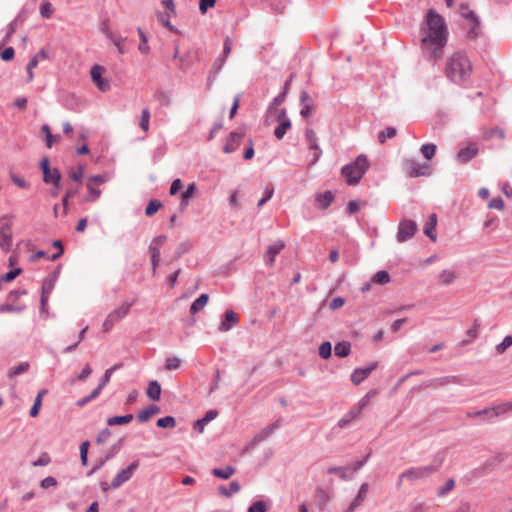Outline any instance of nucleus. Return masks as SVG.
<instances>
[{
    "label": "nucleus",
    "instance_id": "obj_1",
    "mask_svg": "<svg viewBox=\"0 0 512 512\" xmlns=\"http://www.w3.org/2000/svg\"><path fill=\"white\" fill-rule=\"evenodd\" d=\"M422 34L421 49L423 54L433 59L441 58L448 37L447 27L442 16L430 10Z\"/></svg>",
    "mask_w": 512,
    "mask_h": 512
},
{
    "label": "nucleus",
    "instance_id": "obj_2",
    "mask_svg": "<svg viewBox=\"0 0 512 512\" xmlns=\"http://www.w3.org/2000/svg\"><path fill=\"white\" fill-rule=\"evenodd\" d=\"M445 73L452 82L464 83L472 74L471 61L464 52L457 51L447 59Z\"/></svg>",
    "mask_w": 512,
    "mask_h": 512
},
{
    "label": "nucleus",
    "instance_id": "obj_3",
    "mask_svg": "<svg viewBox=\"0 0 512 512\" xmlns=\"http://www.w3.org/2000/svg\"><path fill=\"white\" fill-rule=\"evenodd\" d=\"M368 168V158L364 154H361L353 162L343 166L341 174L345 178L347 184L355 185L359 183Z\"/></svg>",
    "mask_w": 512,
    "mask_h": 512
},
{
    "label": "nucleus",
    "instance_id": "obj_4",
    "mask_svg": "<svg viewBox=\"0 0 512 512\" xmlns=\"http://www.w3.org/2000/svg\"><path fill=\"white\" fill-rule=\"evenodd\" d=\"M442 465V459L436 460L434 464L426 466L411 467L400 475V480L407 478L410 481H417L428 478Z\"/></svg>",
    "mask_w": 512,
    "mask_h": 512
},
{
    "label": "nucleus",
    "instance_id": "obj_5",
    "mask_svg": "<svg viewBox=\"0 0 512 512\" xmlns=\"http://www.w3.org/2000/svg\"><path fill=\"white\" fill-rule=\"evenodd\" d=\"M134 304V301L131 302H123L119 307L112 310L106 317V319L103 322L102 328L104 332H109L113 329L115 324L120 322L122 319H124L132 305Z\"/></svg>",
    "mask_w": 512,
    "mask_h": 512
},
{
    "label": "nucleus",
    "instance_id": "obj_6",
    "mask_svg": "<svg viewBox=\"0 0 512 512\" xmlns=\"http://www.w3.org/2000/svg\"><path fill=\"white\" fill-rule=\"evenodd\" d=\"M417 230L418 226L415 221L404 219L398 225L396 239L399 243L406 242L415 235Z\"/></svg>",
    "mask_w": 512,
    "mask_h": 512
},
{
    "label": "nucleus",
    "instance_id": "obj_7",
    "mask_svg": "<svg viewBox=\"0 0 512 512\" xmlns=\"http://www.w3.org/2000/svg\"><path fill=\"white\" fill-rule=\"evenodd\" d=\"M40 167L43 172V181L46 184H52L56 188H60L61 174L57 168H50L48 158L42 159Z\"/></svg>",
    "mask_w": 512,
    "mask_h": 512
},
{
    "label": "nucleus",
    "instance_id": "obj_8",
    "mask_svg": "<svg viewBox=\"0 0 512 512\" xmlns=\"http://www.w3.org/2000/svg\"><path fill=\"white\" fill-rule=\"evenodd\" d=\"M138 466L139 461L135 460L127 468L122 469L120 472H118L111 482V487L113 489H117L125 482L129 481L132 478Z\"/></svg>",
    "mask_w": 512,
    "mask_h": 512
},
{
    "label": "nucleus",
    "instance_id": "obj_9",
    "mask_svg": "<svg viewBox=\"0 0 512 512\" xmlns=\"http://www.w3.org/2000/svg\"><path fill=\"white\" fill-rule=\"evenodd\" d=\"M103 67L95 64L91 67L90 75L93 82L96 84L98 89L102 92H106L110 89V83L107 79L102 77Z\"/></svg>",
    "mask_w": 512,
    "mask_h": 512
},
{
    "label": "nucleus",
    "instance_id": "obj_10",
    "mask_svg": "<svg viewBox=\"0 0 512 512\" xmlns=\"http://www.w3.org/2000/svg\"><path fill=\"white\" fill-rule=\"evenodd\" d=\"M278 126L274 130V135L277 139H282L287 130L291 127V121L287 116L286 110L281 109L277 116Z\"/></svg>",
    "mask_w": 512,
    "mask_h": 512
},
{
    "label": "nucleus",
    "instance_id": "obj_11",
    "mask_svg": "<svg viewBox=\"0 0 512 512\" xmlns=\"http://www.w3.org/2000/svg\"><path fill=\"white\" fill-rule=\"evenodd\" d=\"M285 243L282 240H277L269 245L265 254L264 262L267 266H273L276 256L284 249Z\"/></svg>",
    "mask_w": 512,
    "mask_h": 512
},
{
    "label": "nucleus",
    "instance_id": "obj_12",
    "mask_svg": "<svg viewBox=\"0 0 512 512\" xmlns=\"http://www.w3.org/2000/svg\"><path fill=\"white\" fill-rule=\"evenodd\" d=\"M408 174L411 177H420L430 175V166L428 164H421L415 160H408L406 163Z\"/></svg>",
    "mask_w": 512,
    "mask_h": 512
},
{
    "label": "nucleus",
    "instance_id": "obj_13",
    "mask_svg": "<svg viewBox=\"0 0 512 512\" xmlns=\"http://www.w3.org/2000/svg\"><path fill=\"white\" fill-rule=\"evenodd\" d=\"M378 363L372 362L368 366L363 368H356L351 374V381L355 385H359L362 383L370 373L377 368Z\"/></svg>",
    "mask_w": 512,
    "mask_h": 512
},
{
    "label": "nucleus",
    "instance_id": "obj_14",
    "mask_svg": "<svg viewBox=\"0 0 512 512\" xmlns=\"http://www.w3.org/2000/svg\"><path fill=\"white\" fill-rule=\"evenodd\" d=\"M243 138L244 132H231L227 137L226 144L223 147V152L229 154L236 151Z\"/></svg>",
    "mask_w": 512,
    "mask_h": 512
},
{
    "label": "nucleus",
    "instance_id": "obj_15",
    "mask_svg": "<svg viewBox=\"0 0 512 512\" xmlns=\"http://www.w3.org/2000/svg\"><path fill=\"white\" fill-rule=\"evenodd\" d=\"M238 322H239L238 315L232 310H227V311H225V313L223 315V319H222L218 329L221 332H228L235 325H237Z\"/></svg>",
    "mask_w": 512,
    "mask_h": 512
},
{
    "label": "nucleus",
    "instance_id": "obj_16",
    "mask_svg": "<svg viewBox=\"0 0 512 512\" xmlns=\"http://www.w3.org/2000/svg\"><path fill=\"white\" fill-rule=\"evenodd\" d=\"M300 105V115L305 118L311 116L314 110V103L308 92L305 90L301 91L300 93Z\"/></svg>",
    "mask_w": 512,
    "mask_h": 512
},
{
    "label": "nucleus",
    "instance_id": "obj_17",
    "mask_svg": "<svg viewBox=\"0 0 512 512\" xmlns=\"http://www.w3.org/2000/svg\"><path fill=\"white\" fill-rule=\"evenodd\" d=\"M368 490H369L368 483H363L360 486V489H359L356 497L353 499V501L351 502V504L349 505V507L347 508V510L345 512H354L359 506H361L362 503L364 502V500L366 499Z\"/></svg>",
    "mask_w": 512,
    "mask_h": 512
},
{
    "label": "nucleus",
    "instance_id": "obj_18",
    "mask_svg": "<svg viewBox=\"0 0 512 512\" xmlns=\"http://www.w3.org/2000/svg\"><path fill=\"white\" fill-rule=\"evenodd\" d=\"M512 411V402H505L488 408L489 422Z\"/></svg>",
    "mask_w": 512,
    "mask_h": 512
},
{
    "label": "nucleus",
    "instance_id": "obj_19",
    "mask_svg": "<svg viewBox=\"0 0 512 512\" xmlns=\"http://www.w3.org/2000/svg\"><path fill=\"white\" fill-rule=\"evenodd\" d=\"M478 153V148L476 145L472 144L465 148H462L457 153V159L462 163L469 162L472 158H474Z\"/></svg>",
    "mask_w": 512,
    "mask_h": 512
},
{
    "label": "nucleus",
    "instance_id": "obj_20",
    "mask_svg": "<svg viewBox=\"0 0 512 512\" xmlns=\"http://www.w3.org/2000/svg\"><path fill=\"white\" fill-rule=\"evenodd\" d=\"M333 199H334V196H333L332 192L325 191L323 193H319L316 195L315 203L319 209L325 210L331 205Z\"/></svg>",
    "mask_w": 512,
    "mask_h": 512
},
{
    "label": "nucleus",
    "instance_id": "obj_21",
    "mask_svg": "<svg viewBox=\"0 0 512 512\" xmlns=\"http://www.w3.org/2000/svg\"><path fill=\"white\" fill-rule=\"evenodd\" d=\"M278 427H279L278 422H274V423L268 425L267 427L262 429L260 432H258L254 436L252 443L259 444V443L265 441Z\"/></svg>",
    "mask_w": 512,
    "mask_h": 512
},
{
    "label": "nucleus",
    "instance_id": "obj_22",
    "mask_svg": "<svg viewBox=\"0 0 512 512\" xmlns=\"http://www.w3.org/2000/svg\"><path fill=\"white\" fill-rule=\"evenodd\" d=\"M436 225H437V216H436V214H431L429 217V221L426 223V225L424 227V233L432 241H436V238H437V235L435 233Z\"/></svg>",
    "mask_w": 512,
    "mask_h": 512
},
{
    "label": "nucleus",
    "instance_id": "obj_23",
    "mask_svg": "<svg viewBox=\"0 0 512 512\" xmlns=\"http://www.w3.org/2000/svg\"><path fill=\"white\" fill-rule=\"evenodd\" d=\"M465 17L471 24V27L468 30L469 38H476L478 36L479 22L475 13L470 11L467 14H465Z\"/></svg>",
    "mask_w": 512,
    "mask_h": 512
},
{
    "label": "nucleus",
    "instance_id": "obj_24",
    "mask_svg": "<svg viewBox=\"0 0 512 512\" xmlns=\"http://www.w3.org/2000/svg\"><path fill=\"white\" fill-rule=\"evenodd\" d=\"M167 240V237L165 235H160L152 239L150 245H149V253L150 255H160L161 254V247Z\"/></svg>",
    "mask_w": 512,
    "mask_h": 512
},
{
    "label": "nucleus",
    "instance_id": "obj_25",
    "mask_svg": "<svg viewBox=\"0 0 512 512\" xmlns=\"http://www.w3.org/2000/svg\"><path fill=\"white\" fill-rule=\"evenodd\" d=\"M209 296L205 293L201 294L198 298H196L191 306H190V313L196 314L199 311H201L208 303Z\"/></svg>",
    "mask_w": 512,
    "mask_h": 512
},
{
    "label": "nucleus",
    "instance_id": "obj_26",
    "mask_svg": "<svg viewBox=\"0 0 512 512\" xmlns=\"http://www.w3.org/2000/svg\"><path fill=\"white\" fill-rule=\"evenodd\" d=\"M359 416V409H350L338 422L337 427L346 428L354 419Z\"/></svg>",
    "mask_w": 512,
    "mask_h": 512
},
{
    "label": "nucleus",
    "instance_id": "obj_27",
    "mask_svg": "<svg viewBox=\"0 0 512 512\" xmlns=\"http://www.w3.org/2000/svg\"><path fill=\"white\" fill-rule=\"evenodd\" d=\"M160 412V408L156 405H149L147 408L140 411L137 415V418L140 422L148 421L153 415Z\"/></svg>",
    "mask_w": 512,
    "mask_h": 512
},
{
    "label": "nucleus",
    "instance_id": "obj_28",
    "mask_svg": "<svg viewBox=\"0 0 512 512\" xmlns=\"http://www.w3.org/2000/svg\"><path fill=\"white\" fill-rule=\"evenodd\" d=\"M146 394L150 399H152L154 401H157L160 399L161 386L158 383V381L152 380L149 382L148 388L146 390Z\"/></svg>",
    "mask_w": 512,
    "mask_h": 512
},
{
    "label": "nucleus",
    "instance_id": "obj_29",
    "mask_svg": "<svg viewBox=\"0 0 512 512\" xmlns=\"http://www.w3.org/2000/svg\"><path fill=\"white\" fill-rule=\"evenodd\" d=\"M196 190H197V186L195 183H191L188 185L186 190L181 194V203H180L181 209H184L188 205L189 200L194 196Z\"/></svg>",
    "mask_w": 512,
    "mask_h": 512
},
{
    "label": "nucleus",
    "instance_id": "obj_30",
    "mask_svg": "<svg viewBox=\"0 0 512 512\" xmlns=\"http://www.w3.org/2000/svg\"><path fill=\"white\" fill-rule=\"evenodd\" d=\"M241 489V486L239 482L232 481L229 484V488H226L225 486L221 485L218 487V492L220 495L225 497H231L233 494L238 493Z\"/></svg>",
    "mask_w": 512,
    "mask_h": 512
},
{
    "label": "nucleus",
    "instance_id": "obj_31",
    "mask_svg": "<svg viewBox=\"0 0 512 512\" xmlns=\"http://www.w3.org/2000/svg\"><path fill=\"white\" fill-rule=\"evenodd\" d=\"M235 469L232 466H225L223 468H214L211 471V474L220 479H229L232 475H234Z\"/></svg>",
    "mask_w": 512,
    "mask_h": 512
},
{
    "label": "nucleus",
    "instance_id": "obj_32",
    "mask_svg": "<svg viewBox=\"0 0 512 512\" xmlns=\"http://www.w3.org/2000/svg\"><path fill=\"white\" fill-rule=\"evenodd\" d=\"M327 472L329 474H337L345 481H349L353 478V473H349V467H330Z\"/></svg>",
    "mask_w": 512,
    "mask_h": 512
},
{
    "label": "nucleus",
    "instance_id": "obj_33",
    "mask_svg": "<svg viewBox=\"0 0 512 512\" xmlns=\"http://www.w3.org/2000/svg\"><path fill=\"white\" fill-rule=\"evenodd\" d=\"M133 420L132 414H126L121 416H113L108 418L107 424L109 426H115V425H125L130 423Z\"/></svg>",
    "mask_w": 512,
    "mask_h": 512
},
{
    "label": "nucleus",
    "instance_id": "obj_34",
    "mask_svg": "<svg viewBox=\"0 0 512 512\" xmlns=\"http://www.w3.org/2000/svg\"><path fill=\"white\" fill-rule=\"evenodd\" d=\"M351 351V344L347 341L339 342L334 347L335 355L338 357H347Z\"/></svg>",
    "mask_w": 512,
    "mask_h": 512
},
{
    "label": "nucleus",
    "instance_id": "obj_35",
    "mask_svg": "<svg viewBox=\"0 0 512 512\" xmlns=\"http://www.w3.org/2000/svg\"><path fill=\"white\" fill-rule=\"evenodd\" d=\"M171 14L169 12H158L157 20L164 27L168 28L171 32H176V28L170 22Z\"/></svg>",
    "mask_w": 512,
    "mask_h": 512
},
{
    "label": "nucleus",
    "instance_id": "obj_36",
    "mask_svg": "<svg viewBox=\"0 0 512 512\" xmlns=\"http://www.w3.org/2000/svg\"><path fill=\"white\" fill-rule=\"evenodd\" d=\"M155 98L159 101V103L162 106H169V105H171V102H172L171 94H170V92H168L166 90L158 89L155 92Z\"/></svg>",
    "mask_w": 512,
    "mask_h": 512
},
{
    "label": "nucleus",
    "instance_id": "obj_37",
    "mask_svg": "<svg viewBox=\"0 0 512 512\" xmlns=\"http://www.w3.org/2000/svg\"><path fill=\"white\" fill-rule=\"evenodd\" d=\"M46 392H47L46 390H41L35 397L34 404L31 407L30 412H29L31 417H36L39 414V410L42 405V398L46 394Z\"/></svg>",
    "mask_w": 512,
    "mask_h": 512
},
{
    "label": "nucleus",
    "instance_id": "obj_38",
    "mask_svg": "<svg viewBox=\"0 0 512 512\" xmlns=\"http://www.w3.org/2000/svg\"><path fill=\"white\" fill-rule=\"evenodd\" d=\"M12 245V235L9 231L0 232V248L3 251H9Z\"/></svg>",
    "mask_w": 512,
    "mask_h": 512
},
{
    "label": "nucleus",
    "instance_id": "obj_39",
    "mask_svg": "<svg viewBox=\"0 0 512 512\" xmlns=\"http://www.w3.org/2000/svg\"><path fill=\"white\" fill-rule=\"evenodd\" d=\"M137 32L140 38L138 49L142 54H147L149 52L148 38L141 28H137Z\"/></svg>",
    "mask_w": 512,
    "mask_h": 512
},
{
    "label": "nucleus",
    "instance_id": "obj_40",
    "mask_svg": "<svg viewBox=\"0 0 512 512\" xmlns=\"http://www.w3.org/2000/svg\"><path fill=\"white\" fill-rule=\"evenodd\" d=\"M396 136V129L394 127H386L378 134V140L380 143H385L387 139H391Z\"/></svg>",
    "mask_w": 512,
    "mask_h": 512
},
{
    "label": "nucleus",
    "instance_id": "obj_41",
    "mask_svg": "<svg viewBox=\"0 0 512 512\" xmlns=\"http://www.w3.org/2000/svg\"><path fill=\"white\" fill-rule=\"evenodd\" d=\"M28 369H29V363L22 362L19 365H17L16 367H13L12 369L9 370L8 377L9 378L16 377L20 374L27 372Z\"/></svg>",
    "mask_w": 512,
    "mask_h": 512
},
{
    "label": "nucleus",
    "instance_id": "obj_42",
    "mask_svg": "<svg viewBox=\"0 0 512 512\" xmlns=\"http://www.w3.org/2000/svg\"><path fill=\"white\" fill-rule=\"evenodd\" d=\"M421 153L425 159L431 160L435 156L436 145L432 143L422 145Z\"/></svg>",
    "mask_w": 512,
    "mask_h": 512
},
{
    "label": "nucleus",
    "instance_id": "obj_43",
    "mask_svg": "<svg viewBox=\"0 0 512 512\" xmlns=\"http://www.w3.org/2000/svg\"><path fill=\"white\" fill-rule=\"evenodd\" d=\"M149 123H150V111L148 108H144L141 112L139 126L144 132H147L149 130Z\"/></svg>",
    "mask_w": 512,
    "mask_h": 512
},
{
    "label": "nucleus",
    "instance_id": "obj_44",
    "mask_svg": "<svg viewBox=\"0 0 512 512\" xmlns=\"http://www.w3.org/2000/svg\"><path fill=\"white\" fill-rule=\"evenodd\" d=\"M181 365V359L177 356L167 357L165 360L164 368L166 370H176Z\"/></svg>",
    "mask_w": 512,
    "mask_h": 512
},
{
    "label": "nucleus",
    "instance_id": "obj_45",
    "mask_svg": "<svg viewBox=\"0 0 512 512\" xmlns=\"http://www.w3.org/2000/svg\"><path fill=\"white\" fill-rule=\"evenodd\" d=\"M86 188L89 192V195L86 197L87 202H95L101 196V190L94 188L91 183L86 184Z\"/></svg>",
    "mask_w": 512,
    "mask_h": 512
},
{
    "label": "nucleus",
    "instance_id": "obj_46",
    "mask_svg": "<svg viewBox=\"0 0 512 512\" xmlns=\"http://www.w3.org/2000/svg\"><path fill=\"white\" fill-rule=\"evenodd\" d=\"M456 273L452 270H443L440 274V281L445 284L449 285L456 279Z\"/></svg>",
    "mask_w": 512,
    "mask_h": 512
},
{
    "label": "nucleus",
    "instance_id": "obj_47",
    "mask_svg": "<svg viewBox=\"0 0 512 512\" xmlns=\"http://www.w3.org/2000/svg\"><path fill=\"white\" fill-rule=\"evenodd\" d=\"M373 282L384 285L390 281V276L387 271L380 270L376 272L372 278Z\"/></svg>",
    "mask_w": 512,
    "mask_h": 512
},
{
    "label": "nucleus",
    "instance_id": "obj_48",
    "mask_svg": "<svg viewBox=\"0 0 512 512\" xmlns=\"http://www.w3.org/2000/svg\"><path fill=\"white\" fill-rule=\"evenodd\" d=\"M38 65V55L33 56L26 67L27 70V82H31L34 78L33 69L36 68Z\"/></svg>",
    "mask_w": 512,
    "mask_h": 512
},
{
    "label": "nucleus",
    "instance_id": "obj_49",
    "mask_svg": "<svg viewBox=\"0 0 512 512\" xmlns=\"http://www.w3.org/2000/svg\"><path fill=\"white\" fill-rule=\"evenodd\" d=\"M157 426L160 428H174L176 426V420L172 416H165L158 419Z\"/></svg>",
    "mask_w": 512,
    "mask_h": 512
},
{
    "label": "nucleus",
    "instance_id": "obj_50",
    "mask_svg": "<svg viewBox=\"0 0 512 512\" xmlns=\"http://www.w3.org/2000/svg\"><path fill=\"white\" fill-rule=\"evenodd\" d=\"M305 140L309 144V148H317V136L313 129H306L305 131Z\"/></svg>",
    "mask_w": 512,
    "mask_h": 512
},
{
    "label": "nucleus",
    "instance_id": "obj_51",
    "mask_svg": "<svg viewBox=\"0 0 512 512\" xmlns=\"http://www.w3.org/2000/svg\"><path fill=\"white\" fill-rule=\"evenodd\" d=\"M511 346H512V336L507 335L504 337L502 342L496 346L495 349L498 354H503Z\"/></svg>",
    "mask_w": 512,
    "mask_h": 512
},
{
    "label": "nucleus",
    "instance_id": "obj_52",
    "mask_svg": "<svg viewBox=\"0 0 512 512\" xmlns=\"http://www.w3.org/2000/svg\"><path fill=\"white\" fill-rule=\"evenodd\" d=\"M101 393V390L99 388H95L88 396L81 398L78 400L77 405L79 407H83L86 404H88L90 401L95 399L99 394Z\"/></svg>",
    "mask_w": 512,
    "mask_h": 512
},
{
    "label": "nucleus",
    "instance_id": "obj_53",
    "mask_svg": "<svg viewBox=\"0 0 512 512\" xmlns=\"http://www.w3.org/2000/svg\"><path fill=\"white\" fill-rule=\"evenodd\" d=\"M332 353V345L330 342L326 341L323 342L319 347V355L323 359H328L331 356Z\"/></svg>",
    "mask_w": 512,
    "mask_h": 512
},
{
    "label": "nucleus",
    "instance_id": "obj_54",
    "mask_svg": "<svg viewBox=\"0 0 512 512\" xmlns=\"http://www.w3.org/2000/svg\"><path fill=\"white\" fill-rule=\"evenodd\" d=\"M55 287L54 278H45L42 283V294L49 295Z\"/></svg>",
    "mask_w": 512,
    "mask_h": 512
},
{
    "label": "nucleus",
    "instance_id": "obj_55",
    "mask_svg": "<svg viewBox=\"0 0 512 512\" xmlns=\"http://www.w3.org/2000/svg\"><path fill=\"white\" fill-rule=\"evenodd\" d=\"M286 99V92H281L276 97L273 98L272 102L268 106V112H272L276 106L281 105Z\"/></svg>",
    "mask_w": 512,
    "mask_h": 512
},
{
    "label": "nucleus",
    "instance_id": "obj_56",
    "mask_svg": "<svg viewBox=\"0 0 512 512\" xmlns=\"http://www.w3.org/2000/svg\"><path fill=\"white\" fill-rule=\"evenodd\" d=\"M40 14L43 18L49 19L53 14V7L50 2H44L40 6Z\"/></svg>",
    "mask_w": 512,
    "mask_h": 512
},
{
    "label": "nucleus",
    "instance_id": "obj_57",
    "mask_svg": "<svg viewBox=\"0 0 512 512\" xmlns=\"http://www.w3.org/2000/svg\"><path fill=\"white\" fill-rule=\"evenodd\" d=\"M10 178L12 182L17 185L19 188L27 189L29 188V183L22 177L16 175L13 172H10Z\"/></svg>",
    "mask_w": 512,
    "mask_h": 512
},
{
    "label": "nucleus",
    "instance_id": "obj_58",
    "mask_svg": "<svg viewBox=\"0 0 512 512\" xmlns=\"http://www.w3.org/2000/svg\"><path fill=\"white\" fill-rule=\"evenodd\" d=\"M160 207H161V203L159 201L150 200V202L148 203V205L145 209V214L147 216H152L159 210Z\"/></svg>",
    "mask_w": 512,
    "mask_h": 512
},
{
    "label": "nucleus",
    "instance_id": "obj_59",
    "mask_svg": "<svg viewBox=\"0 0 512 512\" xmlns=\"http://www.w3.org/2000/svg\"><path fill=\"white\" fill-rule=\"evenodd\" d=\"M273 194H274V188H273V187H269V186H267V187L265 188V190H264V195H263V197L258 201L257 206H258V207L263 206L266 202H268V201L272 198Z\"/></svg>",
    "mask_w": 512,
    "mask_h": 512
},
{
    "label": "nucleus",
    "instance_id": "obj_60",
    "mask_svg": "<svg viewBox=\"0 0 512 512\" xmlns=\"http://www.w3.org/2000/svg\"><path fill=\"white\" fill-rule=\"evenodd\" d=\"M22 272L21 268L10 270L0 278V282H10L14 280Z\"/></svg>",
    "mask_w": 512,
    "mask_h": 512
},
{
    "label": "nucleus",
    "instance_id": "obj_61",
    "mask_svg": "<svg viewBox=\"0 0 512 512\" xmlns=\"http://www.w3.org/2000/svg\"><path fill=\"white\" fill-rule=\"evenodd\" d=\"M91 373H92V369H91L90 365L86 364L85 367L83 368V370L81 371V373L76 375L71 380V382L73 383L75 381H84Z\"/></svg>",
    "mask_w": 512,
    "mask_h": 512
},
{
    "label": "nucleus",
    "instance_id": "obj_62",
    "mask_svg": "<svg viewBox=\"0 0 512 512\" xmlns=\"http://www.w3.org/2000/svg\"><path fill=\"white\" fill-rule=\"evenodd\" d=\"M23 309H24L23 306H15L12 304L0 305V313L21 312Z\"/></svg>",
    "mask_w": 512,
    "mask_h": 512
},
{
    "label": "nucleus",
    "instance_id": "obj_63",
    "mask_svg": "<svg viewBox=\"0 0 512 512\" xmlns=\"http://www.w3.org/2000/svg\"><path fill=\"white\" fill-rule=\"evenodd\" d=\"M267 505L263 501L254 502L248 509V512H266Z\"/></svg>",
    "mask_w": 512,
    "mask_h": 512
},
{
    "label": "nucleus",
    "instance_id": "obj_64",
    "mask_svg": "<svg viewBox=\"0 0 512 512\" xmlns=\"http://www.w3.org/2000/svg\"><path fill=\"white\" fill-rule=\"evenodd\" d=\"M110 437H111V431L108 428H104L103 430H101L98 433L96 441L99 444H103V443L107 442Z\"/></svg>",
    "mask_w": 512,
    "mask_h": 512
}]
</instances>
